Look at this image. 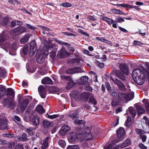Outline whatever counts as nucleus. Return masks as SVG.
<instances>
[{
    "instance_id": "nucleus-1",
    "label": "nucleus",
    "mask_w": 149,
    "mask_h": 149,
    "mask_svg": "<svg viewBox=\"0 0 149 149\" xmlns=\"http://www.w3.org/2000/svg\"><path fill=\"white\" fill-rule=\"evenodd\" d=\"M144 72L143 69H136L132 72V78L134 81L139 85H142L144 82L145 77Z\"/></svg>"
},
{
    "instance_id": "nucleus-2",
    "label": "nucleus",
    "mask_w": 149,
    "mask_h": 149,
    "mask_svg": "<svg viewBox=\"0 0 149 149\" xmlns=\"http://www.w3.org/2000/svg\"><path fill=\"white\" fill-rule=\"evenodd\" d=\"M0 47L3 49L5 50L7 52L8 51V48H9L10 51L9 53L12 55H14L15 54V52L16 50V44L14 43L11 45H10L8 43L5 42L4 43H0Z\"/></svg>"
},
{
    "instance_id": "nucleus-3",
    "label": "nucleus",
    "mask_w": 149,
    "mask_h": 149,
    "mask_svg": "<svg viewBox=\"0 0 149 149\" xmlns=\"http://www.w3.org/2000/svg\"><path fill=\"white\" fill-rule=\"evenodd\" d=\"M91 128L89 127H87L81 133V135L82 137L86 140L91 139L92 138V136L91 132Z\"/></svg>"
},
{
    "instance_id": "nucleus-4",
    "label": "nucleus",
    "mask_w": 149,
    "mask_h": 149,
    "mask_svg": "<svg viewBox=\"0 0 149 149\" xmlns=\"http://www.w3.org/2000/svg\"><path fill=\"white\" fill-rule=\"evenodd\" d=\"M29 103V100L27 98H25L22 102H20L18 107L17 108L18 111H23L24 110Z\"/></svg>"
},
{
    "instance_id": "nucleus-5",
    "label": "nucleus",
    "mask_w": 149,
    "mask_h": 149,
    "mask_svg": "<svg viewBox=\"0 0 149 149\" xmlns=\"http://www.w3.org/2000/svg\"><path fill=\"white\" fill-rule=\"evenodd\" d=\"M125 134V131L123 128L120 127L119 128L117 131V138L116 142H118L121 141L123 139V136Z\"/></svg>"
},
{
    "instance_id": "nucleus-6",
    "label": "nucleus",
    "mask_w": 149,
    "mask_h": 149,
    "mask_svg": "<svg viewBox=\"0 0 149 149\" xmlns=\"http://www.w3.org/2000/svg\"><path fill=\"white\" fill-rule=\"evenodd\" d=\"M4 102L10 109H13L16 106V103L13 99H6L4 100Z\"/></svg>"
},
{
    "instance_id": "nucleus-7",
    "label": "nucleus",
    "mask_w": 149,
    "mask_h": 149,
    "mask_svg": "<svg viewBox=\"0 0 149 149\" xmlns=\"http://www.w3.org/2000/svg\"><path fill=\"white\" fill-rule=\"evenodd\" d=\"M70 54L66 51L64 48H62L60 50L58 51L57 56L59 58H63Z\"/></svg>"
},
{
    "instance_id": "nucleus-8",
    "label": "nucleus",
    "mask_w": 149,
    "mask_h": 149,
    "mask_svg": "<svg viewBox=\"0 0 149 149\" xmlns=\"http://www.w3.org/2000/svg\"><path fill=\"white\" fill-rule=\"evenodd\" d=\"M36 45L35 41H33L30 44V48L29 52L30 56H32L36 49Z\"/></svg>"
},
{
    "instance_id": "nucleus-9",
    "label": "nucleus",
    "mask_w": 149,
    "mask_h": 149,
    "mask_svg": "<svg viewBox=\"0 0 149 149\" xmlns=\"http://www.w3.org/2000/svg\"><path fill=\"white\" fill-rule=\"evenodd\" d=\"M39 93L41 97L43 98L45 97L46 88L45 86H40L38 89Z\"/></svg>"
},
{
    "instance_id": "nucleus-10",
    "label": "nucleus",
    "mask_w": 149,
    "mask_h": 149,
    "mask_svg": "<svg viewBox=\"0 0 149 149\" xmlns=\"http://www.w3.org/2000/svg\"><path fill=\"white\" fill-rule=\"evenodd\" d=\"M8 120L6 118L0 119V129L2 130H8L7 123Z\"/></svg>"
},
{
    "instance_id": "nucleus-11",
    "label": "nucleus",
    "mask_w": 149,
    "mask_h": 149,
    "mask_svg": "<svg viewBox=\"0 0 149 149\" xmlns=\"http://www.w3.org/2000/svg\"><path fill=\"white\" fill-rule=\"evenodd\" d=\"M78 137L77 134L74 132H72L70 134L68 138V141L71 143H73L78 141Z\"/></svg>"
},
{
    "instance_id": "nucleus-12",
    "label": "nucleus",
    "mask_w": 149,
    "mask_h": 149,
    "mask_svg": "<svg viewBox=\"0 0 149 149\" xmlns=\"http://www.w3.org/2000/svg\"><path fill=\"white\" fill-rule=\"evenodd\" d=\"M111 80L114 82V83L117 85L120 89L124 91L126 90V88L125 87L124 85L119 80L117 79L114 80L112 78H111Z\"/></svg>"
},
{
    "instance_id": "nucleus-13",
    "label": "nucleus",
    "mask_w": 149,
    "mask_h": 149,
    "mask_svg": "<svg viewBox=\"0 0 149 149\" xmlns=\"http://www.w3.org/2000/svg\"><path fill=\"white\" fill-rule=\"evenodd\" d=\"M131 141L130 139L125 140L121 145H118L113 148V149H119L120 148H123L129 146L131 143Z\"/></svg>"
},
{
    "instance_id": "nucleus-14",
    "label": "nucleus",
    "mask_w": 149,
    "mask_h": 149,
    "mask_svg": "<svg viewBox=\"0 0 149 149\" xmlns=\"http://www.w3.org/2000/svg\"><path fill=\"white\" fill-rule=\"evenodd\" d=\"M70 129V128L67 125H64L62 127L59 131V133L61 135L63 136Z\"/></svg>"
},
{
    "instance_id": "nucleus-15",
    "label": "nucleus",
    "mask_w": 149,
    "mask_h": 149,
    "mask_svg": "<svg viewBox=\"0 0 149 149\" xmlns=\"http://www.w3.org/2000/svg\"><path fill=\"white\" fill-rule=\"evenodd\" d=\"M120 68L122 72L126 75L129 74V69L127 66L125 64H122L120 66Z\"/></svg>"
},
{
    "instance_id": "nucleus-16",
    "label": "nucleus",
    "mask_w": 149,
    "mask_h": 149,
    "mask_svg": "<svg viewBox=\"0 0 149 149\" xmlns=\"http://www.w3.org/2000/svg\"><path fill=\"white\" fill-rule=\"evenodd\" d=\"M14 31V32H16V34H20L26 32V28L22 26L19 27H17L15 29Z\"/></svg>"
},
{
    "instance_id": "nucleus-17",
    "label": "nucleus",
    "mask_w": 149,
    "mask_h": 149,
    "mask_svg": "<svg viewBox=\"0 0 149 149\" xmlns=\"http://www.w3.org/2000/svg\"><path fill=\"white\" fill-rule=\"evenodd\" d=\"M6 87L3 85H0V98L4 97L6 95Z\"/></svg>"
},
{
    "instance_id": "nucleus-18",
    "label": "nucleus",
    "mask_w": 149,
    "mask_h": 149,
    "mask_svg": "<svg viewBox=\"0 0 149 149\" xmlns=\"http://www.w3.org/2000/svg\"><path fill=\"white\" fill-rule=\"evenodd\" d=\"M31 34H26L20 40V42L22 44H24L27 42L28 39L31 36Z\"/></svg>"
},
{
    "instance_id": "nucleus-19",
    "label": "nucleus",
    "mask_w": 149,
    "mask_h": 149,
    "mask_svg": "<svg viewBox=\"0 0 149 149\" xmlns=\"http://www.w3.org/2000/svg\"><path fill=\"white\" fill-rule=\"evenodd\" d=\"M39 119L40 118L38 116H35L33 118L31 122L33 125H36L39 123Z\"/></svg>"
},
{
    "instance_id": "nucleus-20",
    "label": "nucleus",
    "mask_w": 149,
    "mask_h": 149,
    "mask_svg": "<svg viewBox=\"0 0 149 149\" xmlns=\"http://www.w3.org/2000/svg\"><path fill=\"white\" fill-rule=\"evenodd\" d=\"M37 111L40 114H42L45 112V111L43 107L40 105H38L36 108Z\"/></svg>"
},
{
    "instance_id": "nucleus-21",
    "label": "nucleus",
    "mask_w": 149,
    "mask_h": 149,
    "mask_svg": "<svg viewBox=\"0 0 149 149\" xmlns=\"http://www.w3.org/2000/svg\"><path fill=\"white\" fill-rule=\"evenodd\" d=\"M111 11L113 13L116 14L125 15V13L123 12L120 10L116 9H113L111 10Z\"/></svg>"
},
{
    "instance_id": "nucleus-22",
    "label": "nucleus",
    "mask_w": 149,
    "mask_h": 149,
    "mask_svg": "<svg viewBox=\"0 0 149 149\" xmlns=\"http://www.w3.org/2000/svg\"><path fill=\"white\" fill-rule=\"evenodd\" d=\"M137 112L138 114H142L145 112V110L141 106L137 105L136 106Z\"/></svg>"
},
{
    "instance_id": "nucleus-23",
    "label": "nucleus",
    "mask_w": 149,
    "mask_h": 149,
    "mask_svg": "<svg viewBox=\"0 0 149 149\" xmlns=\"http://www.w3.org/2000/svg\"><path fill=\"white\" fill-rule=\"evenodd\" d=\"M68 117L75 120V119L78 118V114L76 112L71 113L68 115Z\"/></svg>"
},
{
    "instance_id": "nucleus-24",
    "label": "nucleus",
    "mask_w": 149,
    "mask_h": 149,
    "mask_svg": "<svg viewBox=\"0 0 149 149\" xmlns=\"http://www.w3.org/2000/svg\"><path fill=\"white\" fill-rule=\"evenodd\" d=\"M42 84H52V81L48 77H46L43 79L42 80Z\"/></svg>"
},
{
    "instance_id": "nucleus-25",
    "label": "nucleus",
    "mask_w": 149,
    "mask_h": 149,
    "mask_svg": "<svg viewBox=\"0 0 149 149\" xmlns=\"http://www.w3.org/2000/svg\"><path fill=\"white\" fill-rule=\"evenodd\" d=\"M43 125L45 128H47L50 126H52V123L47 120H44L42 122Z\"/></svg>"
},
{
    "instance_id": "nucleus-26",
    "label": "nucleus",
    "mask_w": 149,
    "mask_h": 149,
    "mask_svg": "<svg viewBox=\"0 0 149 149\" xmlns=\"http://www.w3.org/2000/svg\"><path fill=\"white\" fill-rule=\"evenodd\" d=\"M103 20L109 24L110 25L114 22V21L109 18H107V17H104L103 18Z\"/></svg>"
},
{
    "instance_id": "nucleus-27",
    "label": "nucleus",
    "mask_w": 149,
    "mask_h": 149,
    "mask_svg": "<svg viewBox=\"0 0 149 149\" xmlns=\"http://www.w3.org/2000/svg\"><path fill=\"white\" fill-rule=\"evenodd\" d=\"M126 94L119 93L118 97L119 99L122 101H125L126 100Z\"/></svg>"
},
{
    "instance_id": "nucleus-28",
    "label": "nucleus",
    "mask_w": 149,
    "mask_h": 149,
    "mask_svg": "<svg viewBox=\"0 0 149 149\" xmlns=\"http://www.w3.org/2000/svg\"><path fill=\"white\" fill-rule=\"evenodd\" d=\"M7 93V95L8 96H11L13 97L14 96V91L11 88H8L6 90Z\"/></svg>"
},
{
    "instance_id": "nucleus-29",
    "label": "nucleus",
    "mask_w": 149,
    "mask_h": 149,
    "mask_svg": "<svg viewBox=\"0 0 149 149\" xmlns=\"http://www.w3.org/2000/svg\"><path fill=\"white\" fill-rule=\"evenodd\" d=\"M15 149H29V148L27 145H25L24 148L23 145H19L16 146L15 147Z\"/></svg>"
},
{
    "instance_id": "nucleus-30",
    "label": "nucleus",
    "mask_w": 149,
    "mask_h": 149,
    "mask_svg": "<svg viewBox=\"0 0 149 149\" xmlns=\"http://www.w3.org/2000/svg\"><path fill=\"white\" fill-rule=\"evenodd\" d=\"M27 134L24 133L21 136L19 137L18 139L21 141H25L27 139Z\"/></svg>"
},
{
    "instance_id": "nucleus-31",
    "label": "nucleus",
    "mask_w": 149,
    "mask_h": 149,
    "mask_svg": "<svg viewBox=\"0 0 149 149\" xmlns=\"http://www.w3.org/2000/svg\"><path fill=\"white\" fill-rule=\"evenodd\" d=\"M58 144L59 145L63 148H64L66 146L65 142L63 140H60L58 141Z\"/></svg>"
},
{
    "instance_id": "nucleus-32",
    "label": "nucleus",
    "mask_w": 149,
    "mask_h": 149,
    "mask_svg": "<svg viewBox=\"0 0 149 149\" xmlns=\"http://www.w3.org/2000/svg\"><path fill=\"white\" fill-rule=\"evenodd\" d=\"M88 77L86 76H82L81 77V80L84 84L88 82Z\"/></svg>"
},
{
    "instance_id": "nucleus-33",
    "label": "nucleus",
    "mask_w": 149,
    "mask_h": 149,
    "mask_svg": "<svg viewBox=\"0 0 149 149\" xmlns=\"http://www.w3.org/2000/svg\"><path fill=\"white\" fill-rule=\"evenodd\" d=\"M75 85V83L74 82L71 80L70 81V82L68 83V86L66 87L67 89H69Z\"/></svg>"
},
{
    "instance_id": "nucleus-34",
    "label": "nucleus",
    "mask_w": 149,
    "mask_h": 149,
    "mask_svg": "<svg viewBox=\"0 0 149 149\" xmlns=\"http://www.w3.org/2000/svg\"><path fill=\"white\" fill-rule=\"evenodd\" d=\"M6 74V72L3 68H0V76L3 77H5Z\"/></svg>"
},
{
    "instance_id": "nucleus-35",
    "label": "nucleus",
    "mask_w": 149,
    "mask_h": 149,
    "mask_svg": "<svg viewBox=\"0 0 149 149\" xmlns=\"http://www.w3.org/2000/svg\"><path fill=\"white\" fill-rule=\"evenodd\" d=\"M134 97V95L133 94H126V100H132Z\"/></svg>"
},
{
    "instance_id": "nucleus-36",
    "label": "nucleus",
    "mask_w": 149,
    "mask_h": 149,
    "mask_svg": "<svg viewBox=\"0 0 149 149\" xmlns=\"http://www.w3.org/2000/svg\"><path fill=\"white\" fill-rule=\"evenodd\" d=\"M136 133L139 135L140 136H141L142 134L145 133V132L143 130L139 129H136Z\"/></svg>"
},
{
    "instance_id": "nucleus-37",
    "label": "nucleus",
    "mask_w": 149,
    "mask_h": 149,
    "mask_svg": "<svg viewBox=\"0 0 149 149\" xmlns=\"http://www.w3.org/2000/svg\"><path fill=\"white\" fill-rule=\"evenodd\" d=\"M42 33L44 34H48V33L47 32L51 31L50 29L44 26H42Z\"/></svg>"
},
{
    "instance_id": "nucleus-38",
    "label": "nucleus",
    "mask_w": 149,
    "mask_h": 149,
    "mask_svg": "<svg viewBox=\"0 0 149 149\" xmlns=\"http://www.w3.org/2000/svg\"><path fill=\"white\" fill-rule=\"evenodd\" d=\"M74 123L75 124H83L85 125V122L82 120H74Z\"/></svg>"
},
{
    "instance_id": "nucleus-39",
    "label": "nucleus",
    "mask_w": 149,
    "mask_h": 149,
    "mask_svg": "<svg viewBox=\"0 0 149 149\" xmlns=\"http://www.w3.org/2000/svg\"><path fill=\"white\" fill-rule=\"evenodd\" d=\"M66 149H79V147L76 145L72 146H69Z\"/></svg>"
},
{
    "instance_id": "nucleus-40",
    "label": "nucleus",
    "mask_w": 149,
    "mask_h": 149,
    "mask_svg": "<svg viewBox=\"0 0 149 149\" xmlns=\"http://www.w3.org/2000/svg\"><path fill=\"white\" fill-rule=\"evenodd\" d=\"M37 61L38 63H42L45 61V58L44 57H42V55H40V58H37Z\"/></svg>"
},
{
    "instance_id": "nucleus-41",
    "label": "nucleus",
    "mask_w": 149,
    "mask_h": 149,
    "mask_svg": "<svg viewBox=\"0 0 149 149\" xmlns=\"http://www.w3.org/2000/svg\"><path fill=\"white\" fill-rule=\"evenodd\" d=\"M23 52L24 54H27L28 53V46L26 45H25L23 49Z\"/></svg>"
},
{
    "instance_id": "nucleus-42",
    "label": "nucleus",
    "mask_w": 149,
    "mask_h": 149,
    "mask_svg": "<svg viewBox=\"0 0 149 149\" xmlns=\"http://www.w3.org/2000/svg\"><path fill=\"white\" fill-rule=\"evenodd\" d=\"M61 5L66 8L70 7L72 6V4L69 3H64L61 4Z\"/></svg>"
},
{
    "instance_id": "nucleus-43",
    "label": "nucleus",
    "mask_w": 149,
    "mask_h": 149,
    "mask_svg": "<svg viewBox=\"0 0 149 149\" xmlns=\"http://www.w3.org/2000/svg\"><path fill=\"white\" fill-rule=\"evenodd\" d=\"M89 103H92L94 105H95L96 104V100L93 97H91L90 98L89 100Z\"/></svg>"
},
{
    "instance_id": "nucleus-44",
    "label": "nucleus",
    "mask_w": 149,
    "mask_h": 149,
    "mask_svg": "<svg viewBox=\"0 0 149 149\" xmlns=\"http://www.w3.org/2000/svg\"><path fill=\"white\" fill-rule=\"evenodd\" d=\"M48 146L47 143L45 141H43V143L41 146L42 149H45Z\"/></svg>"
},
{
    "instance_id": "nucleus-45",
    "label": "nucleus",
    "mask_w": 149,
    "mask_h": 149,
    "mask_svg": "<svg viewBox=\"0 0 149 149\" xmlns=\"http://www.w3.org/2000/svg\"><path fill=\"white\" fill-rule=\"evenodd\" d=\"M89 94L88 93H84L81 94V96L84 98L86 99V101L88 99Z\"/></svg>"
},
{
    "instance_id": "nucleus-46",
    "label": "nucleus",
    "mask_w": 149,
    "mask_h": 149,
    "mask_svg": "<svg viewBox=\"0 0 149 149\" xmlns=\"http://www.w3.org/2000/svg\"><path fill=\"white\" fill-rule=\"evenodd\" d=\"M131 118L130 117H128L127 120L126 122V125L128 127H129L131 125Z\"/></svg>"
},
{
    "instance_id": "nucleus-47",
    "label": "nucleus",
    "mask_w": 149,
    "mask_h": 149,
    "mask_svg": "<svg viewBox=\"0 0 149 149\" xmlns=\"http://www.w3.org/2000/svg\"><path fill=\"white\" fill-rule=\"evenodd\" d=\"M130 113L133 117H134L136 114V112L135 109L132 108L130 109Z\"/></svg>"
},
{
    "instance_id": "nucleus-48",
    "label": "nucleus",
    "mask_w": 149,
    "mask_h": 149,
    "mask_svg": "<svg viewBox=\"0 0 149 149\" xmlns=\"http://www.w3.org/2000/svg\"><path fill=\"white\" fill-rule=\"evenodd\" d=\"M66 72L69 74L75 73L74 68L69 69L66 71Z\"/></svg>"
},
{
    "instance_id": "nucleus-49",
    "label": "nucleus",
    "mask_w": 149,
    "mask_h": 149,
    "mask_svg": "<svg viewBox=\"0 0 149 149\" xmlns=\"http://www.w3.org/2000/svg\"><path fill=\"white\" fill-rule=\"evenodd\" d=\"M61 79L63 80H66L70 81L71 79L69 76H61Z\"/></svg>"
},
{
    "instance_id": "nucleus-50",
    "label": "nucleus",
    "mask_w": 149,
    "mask_h": 149,
    "mask_svg": "<svg viewBox=\"0 0 149 149\" xmlns=\"http://www.w3.org/2000/svg\"><path fill=\"white\" fill-rule=\"evenodd\" d=\"M115 145L114 143H112L111 144H109L107 146L105 147L104 149H111Z\"/></svg>"
},
{
    "instance_id": "nucleus-51",
    "label": "nucleus",
    "mask_w": 149,
    "mask_h": 149,
    "mask_svg": "<svg viewBox=\"0 0 149 149\" xmlns=\"http://www.w3.org/2000/svg\"><path fill=\"white\" fill-rule=\"evenodd\" d=\"M113 107H115L119 104V103L117 102L116 100H113L111 103Z\"/></svg>"
},
{
    "instance_id": "nucleus-52",
    "label": "nucleus",
    "mask_w": 149,
    "mask_h": 149,
    "mask_svg": "<svg viewBox=\"0 0 149 149\" xmlns=\"http://www.w3.org/2000/svg\"><path fill=\"white\" fill-rule=\"evenodd\" d=\"M5 41V37L2 35H0V43L2 44Z\"/></svg>"
},
{
    "instance_id": "nucleus-53",
    "label": "nucleus",
    "mask_w": 149,
    "mask_h": 149,
    "mask_svg": "<svg viewBox=\"0 0 149 149\" xmlns=\"http://www.w3.org/2000/svg\"><path fill=\"white\" fill-rule=\"evenodd\" d=\"M35 130V128H34L30 127L26 129V132L28 133H29Z\"/></svg>"
},
{
    "instance_id": "nucleus-54",
    "label": "nucleus",
    "mask_w": 149,
    "mask_h": 149,
    "mask_svg": "<svg viewBox=\"0 0 149 149\" xmlns=\"http://www.w3.org/2000/svg\"><path fill=\"white\" fill-rule=\"evenodd\" d=\"M48 118L51 119H53L56 118L58 117V115H50L47 114Z\"/></svg>"
},
{
    "instance_id": "nucleus-55",
    "label": "nucleus",
    "mask_w": 149,
    "mask_h": 149,
    "mask_svg": "<svg viewBox=\"0 0 149 149\" xmlns=\"http://www.w3.org/2000/svg\"><path fill=\"white\" fill-rule=\"evenodd\" d=\"M75 73H81L83 72L80 68H74Z\"/></svg>"
},
{
    "instance_id": "nucleus-56",
    "label": "nucleus",
    "mask_w": 149,
    "mask_h": 149,
    "mask_svg": "<svg viewBox=\"0 0 149 149\" xmlns=\"http://www.w3.org/2000/svg\"><path fill=\"white\" fill-rule=\"evenodd\" d=\"M133 44V45H140L143 44L140 41L137 40L134 41Z\"/></svg>"
},
{
    "instance_id": "nucleus-57",
    "label": "nucleus",
    "mask_w": 149,
    "mask_h": 149,
    "mask_svg": "<svg viewBox=\"0 0 149 149\" xmlns=\"http://www.w3.org/2000/svg\"><path fill=\"white\" fill-rule=\"evenodd\" d=\"M116 21L119 23H121L122 22H124L125 20L123 18L120 17H119L117 19Z\"/></svg>"
},
{
    "instance_id": "nucleus-58",
    "label": "nucleus",
    "mask_w": 149,
    "mask_h": 149,
    "mask_svg": "<svg viewBox=\"0 0 149 149\" xmlns=\"http://www.w3.org/2000/svg\"><path fill=\"white\" fill-rule=\"evenodd\" d=\"M79 94V92L78 91H74L71 93V95L73 97H74V95H75L77 96Z\"/></svg>"
},
{
    "instance_id": "nucleus-59",
    "label": "nucleus",
    "mask_w": 149,
    "mask_h": 149,
    "mask_svg": "<svg viewBox=\"0 0 149 149\" xmlns=\"http://www.w3.org/2000/svg\"><path fill=\"white\" fill-rule=\"evenodd\" d=\"M13 119L15 121L20 122L21 120V119L20 118L16 116H15L14 117Z\"/></svg>"
},
{
    "instance_id": "nucleus-60",
    "label": "nucleus",
    "mask_w": 149,
    "mask_h": 149,
    "mask_svg": "<svg viewBox=\"0 0 149 149\" xmlns=\"http://www.w3.org/2000/svg\"><path fill=\"white\" fill-rule=\"evenodd\" d=\"M95 38L96 39L98 40H100L103 42H105L106 41H107V40H106L105 38L102 37L100 38L99 37H96Z\"/></svg>"
},
{
    "instance_id": "nucleus-61",
    "label": "nucleus",
    "mask_w": 149,
    "mask_h": 149,
    "mask_svg": "<svg viewBox=\"0 0 149 149\" xmlns=\"http://www.w3.org/2000/svg\"><path fill=\"white\" fill-rule=\"evenodd\" d=\"M26 26L28 29H30L31 30H34L36 29V28L31 26L29 24H26Z\"/></svg>"
},
{
    "instance_id": "nucleus-62",
    "label": "nucleus",
    "mask_w": 149,
    "mask_h": 149,
    "mask_svg": "<svg viewBox=\"0 0 149 149\" xmlns=\"http://www.w3.org/2000/svg\"><path fill=\"white\" fill-rule=\"evenodd\" d=\"M8 17H5L3 19V24L5 25L8 22Z\"/></svg>"
},
{
    "instance_id": "nucleus-63",
    "label": "nucleus",
    "mask_w": 149,
    "mask_h": 149,
    "mask_svg": "<svg viewBox=\"0 0 149 149\" xmlns=\"http://www.w3.org/2000/svg\"><path fill=\"white\" fill-rule=\"evenodd\" d=\"M97 64L98 66L100 67L101 68H102L104 67V63H100L99 62H97Z\"/></svg>"
},
{
    "instance_id": "nucleus-64",
    "label": "nucleus",
    "mask_w": 149,
    "mask_h": 149,
    "mask_svg": "<svg viewBox=\"0 0 149 149\" xmlns=\"http://www.w3.org/2000/svg\"><path fill=\"white\" fill-rule=\"evenodd\" d=\"M139 146L141 149H147V147L142 143H140L139 144Z\"/></svg>"
}]
</instances>
